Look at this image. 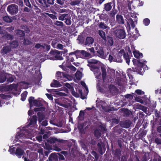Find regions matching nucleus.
<instances>
[{
    "label": "nucleus",
    "instance_id": "4468645a",
    "mask_svg": "<svg viewBox=\"0 0 161 161\" xmlns=\"http://www.w3.org/2000/svg\"><path fill=\"white\" fill-rule=\"evenodd\" d=\"M50 86L51 87H58L61 86L62 85L59 81L55 80H53L50 84Z\"/></svg>",
    "mask_w": 161,
    "mask_h": 161
},
{
    "label": "nucleus",
    "instance_id": "72a5a7b5",
    "mask_svg": "<svg viewBox=\"0 0 161 161\" xmlns=\"http://www.w3.org/2000/svg\"><path fill=\"white\" fill-rule=\"evenodd\" d=\"M7 79L6 75L2 74L0 76V83H3L5 82Z\"/></svg>",
    "mask_w": 161,
    "mask_h": 161
},
{
    "label": "nucleus",
    "instance_id": "c9c22d12",
    "mask_svg": "<svg viewBox=\"0 0 161 161\" xmlns=\"http://www.w3.org/2000/svg\"><path fill=\"white\" fill-rule=\"evenodd\" d=\"M27 93V92L26 91H25L21 94V100L22 101H24L25 100L26 98V97Z\"/></svg>",
    "mask_w": 161,
    "mask_h": 161
},
{
    "label": "nucleus",
    "instance_id": "a211bd4d",
    "mask_svg": "<svg viewBox=\"0 0 161 161\" xmlns=\"http://www.w3.org/2000/svg\"><path fill=\"white\" fill-rule=\"evenodd\" d=\"M49 160L53 161H58V156L54 153H52L49 158Z\"/></svg>",
    "mask_w": 161,
    "mask_h": 161
},
{
    "label": "nucleus",
    "instance_id": "7c9ffc66",
    "mask_svg": "<svg viewBox=\"0 0 161 161\" xmlns=\"http://www.w3.org/2000/svg\"><path fill=\"white\" fill-rule=\"evenodd\" d=\"M7 83H11L13 82L14 80V75L10 74L8 76V77H7Z\"/></svg>",
    "mask_w": 161,
    "mask_h": 161
},
{
    "label": "nucleus",
    "instance_id": "a878e982",
    "mask_svg": "<svg viewBox=\"0 0 161 161\" xmlns=\"http://www.w3.org/2000/svg\"><path fill=\"white\" fill-rule=\"evenodd\" d=\"M25 135L23 131L18 132L16 136V137L18 139L23 138H25Z\"/></svg>",
    "mask_w": 161,
    "mask_h": 161
},
{
    "label": "nucleus",
    "instance_id": "ddd939ff",
    "mask_svg": "<svg viewBox=\"0 0 161 161\" xmlns=\"http://www.w3.org/2000/svg\"><path fill=\"white\" fill-rule=\"evenodd\" d=\"M39 3V5L41 8H46L50 6L48 3H47L46 0H37Z\"/></svg>",
    "mask_w": 161,
    "mask_h": 161
},
{
    "label": "nucleus",
    "instance_id": "c756f323",
    "mask_svg": "<svg viewBox=\"0 0 161 161\" xmlns=\"http://www.w3.org/2000/svg\"><path fill=\"white\" fill-rule=\"evenodd\" d=\"M115 57L113 53H110L108 56V60L110 63L115 62Z\"/></svg>",
    "mask_w": 161,
    "mask_h": 161
},
{
    "label": "nucleus",
    "instance_id": "bb28decb",
    "mask_svg": "<svg viewBox=\"0 0 161 161\" xmlns=\"http://www.w3.org/2000/svg\"><path fill=\"white\" fill-rule=\"evenodd\" d=\"M121 153V150L119 149H116L115 150L114 156L118 158H119Z\"/></svg>",
    "mask_w": 161,
    "mask_h": 161
},
{
    "label": "nucleus",
    "instance_id": "473e14b6",
    "mask_svg": "<svg viewBox=\"0 0 161 161\" xmlns=\"http://www.w3.org/2000/svg\"><path fill=\"white\" fill-rule=\"evenodd\" d=\"M127 71V75L129 76V78H131L132 79H133V76L134 74H135V72L131 71V68L128 69Z\"/></svg>",
    "mask_w": 161,
    "mask_h": 161
},
{
    "label": "nucleus",
    "instance_id": "4be33fe9",
    "mask_svg": "<svg viewBox=\"0 0 161 161\" xmlns=\"http://www.w3.org/2000/svg\"><path fill=\"white\" fill-rule=\"evenodd\" d=\"M34 105L36 107H42L43 106V103L42 101L41 100H35L34 101Z\"/></svg>",
    "mask_w": 161,
    "mask_h": 161
},
{
    "label": "nucleus",
    "instance_id": "393cba45",
    "mask_svg": "<svg viewBox=\"0 0 161 161\" xmlns=\"http://www.w3.org/2000/svg\"><path fill=\"white\" fill-rule=\"evenodd\" d=\"M16 33L17 36L19 37H24L25 35L24 31L20 30H16Z\"/></svg>",
    "mask_w": 161,
    "mask_h": 161
},
{
    "label": "nucleus",
    "instance_id": "680f3d73",
    "mask_svg": "<svg viewBox=\"0 0 161 161\" xmlns=\"http://www.w3.org/2000/svg\"><path fill=\"white\" fill-rule=\"evenodd\" d=\"M91 154L93 156L95 157L96 160H97L98 159L99 157L98 154L96 152L93 151L92 152Z\"/></svg>",
    "mask_w": 161,
    "mask_h": 161
},
{
    "label": "nucleus",
    "instance_id": "37998d69",
    "mask_svg": "<svg viewBox=\"0 0 161 161\" xmlns=\"http://www.w3.org/2000/svg\"><path fill=\"white\" fill-rule=\"evenodd\" d=\"M115 62H119V63H121L122 60L121 59V57L122 56H121V55H118V54L116 56H115Z\"/></svg>",
    "mask_w": 161,
    "mask_h": 161
},
{
    "label": "nucleus",
    "instance_id": "f704fd0d",
    "mask_svg": "<svg viewBox=\"0 0 161 161\" xmlns=\"http://www.w3.org/2000/svg\"><path fill=\"white\" fill-rule=\"evenodd\" d=\"M3 21L7 23H10L12 22V18L9 17L8 16H5L3 17Z\"/></svg>",
    "mask_w": 161,
    "mask_h": 161
},
{
    "label": "nucleus",
    "instance_id": "5fc2aeb1",
    "mask_svg": "<svg viewBox=\"0 0 161 161\" xmlns=\"http://www.w3.org/2000/svg\"><path fill=\"white\" fill-rule=\"evenodd\" d=\"M75 55L76 56H78L79 57H81V51L77 50L74 51Z\"/></svg>",
    "mask_w": 161,
    "mask_h": 161
},
{
    "label": "nucleus",
    "instance_id": "e433bc0d",
    "mask_svg": "<svg viewBox=\"0 0 161 161\" xmlns=\"http://www.w3.org/2000/svg\"><path fill=\"white\" fill-rule=\"evenodd\" d=\"M107 44L110 46H112L113 44V41L112 37L108 36L107 40Z\"/></svg>",
    "mask_w": 161,
    "mask_h": 161
},
{
    "label": "nucleus",
    "instance_id": "aec40b11",
    "mask_svg": "<svg viewBox=\"0 0 161 161\" xmlns=\"http://www.w3.org/2000/svg\"><path fill=\"white\" fill-rule=\"evenodd\" d=\"M101 71L102 73V79L104 82H105L106 78L107 75L106 68L103 67H102L101 68Z\"/></svg>",
    "mask_w": 161,
    "mask_h": 161
},
{
    "label": "nucleus",
    "instance_id": "338daca9",
    "mask_svg": "<svg viewBox=\"0 0 161 161\" xmlns=\"http://www.w3.org/2000/svg\"><path fill=\"white\" fill-rule=\"evenodd\" d=\"M68 67L69 69H70L71 70H72L73 71H75L76 70V69L75 67L71 64L70 65H68Z\"/></svg>",
    "mask_w": 161,
    "mask_h": 161
},
{
    "label": "nucleus",
    "instance_id": "6ab92c4d",
    "mask_svg": "<svg viewBox=\"0 0 161 161\" xmlns=\"http://www.w3.org/2000/svg\"><path fill=\"white\" fill-rule=\"evenodd\" d=\"M116 132L119 135H121V136L124 137L125 136V134L126 133V131L125 130L122 128H119L116 131Z\"/></svg>",
    "mask_w": 161,
    "mask_h": 161
},
{
    "label": "nucleus",
    "instance_id": "09e8293b",
    "mask_svg": "<svg viewBox=\"0 0 161 161\" xmlns=\"http://www.w3.org/2000/svg\"><path fill=\"white\" fill-rule=\"evenodd\" d=\"M150 23V20L148 18H145L143 20V23L145 26H148Z\"/></svg>",
    "mask_w": 161,
    "mask_h": 161
},
{
    "label": "nucleus",
    "instance_id": "9d476101",
    "mask_svg": "<svg viewBox=\"0 0 161 161\" xmlns=\"http://www.w3.org/2000/svg\"><path fill=\"white\" fill-rule=\"evenodd\" d=\"M96 49L97 50V52L98 54V56L100 58L105 59L106 56L104 54V52L103 49L102 47H99V48H97Z\"/></svg>",
    "mask_w": 161,
    "mask_h": 161
},
{
    "label": "nucleus",
    "instance_id": "c85d7f7f",
    "mask_svg": "<svg viewBox=\"0 0 161 161\" xmlns=\"http://www.w3.org/2000/svg\"><path fill=\"white\" fill-rule=\"evenodd\" d=\"M98 34L101 37L104 41L106 40V38L105 36V33L103 30H100L98 31Z\"/></svg>",
    "mask_w": 161,
    "mask_h": 161
},
{
    "label": "nucleus",
    "instance_id": "f03ea898",
    "mask_svg": "<svg viewBox=\"0 0 161 161\" xmlns=\"http://www.w3.org/2000/svg\"><path fill=\"white\" fill-rule=\"evenodd\" d=\"M56 77L57 79L59 81L63 80L65 81L67 80H69L70 76V75L64 72L58 71L56 73Z\"/></svg>",
    "mask_w": 161,
    "mask_h": 161
},
{
    "label": "nucleus",
    "instance_id": "f257e3e1",
    "mask_svg": "<svg viewBox=\"0 0 161 161\" xmlns=\"http://www.w3.org/2000/svg\"><path fill=\"white\" fill-rule=\"evenodd\" d=\"M132 61L134 65L137 66V73L143 75L146 70L148 69V67L144 63L147 61L142 59H133Z\"/></svg>",
    "mask_w": 161,
    "mask_h": 161
},
{
    "label": "nucleus",
    "instance_id": "1a4fd4ad",
    "mask_svg": "<svg viewBox=\"0 0 161 161\" xmlns=\"http://www.w3.org/2000/svg\"><path fill=\"white\" fill-rule=\"evenodd\" d=\"M97 149L99 153L102 155L105 152L106 148L104 144L102 143L101 144L98 143L97 144Z\"/></svg>",
    "mask_w": 161,
    "mask_h": 161
},
{
    "label": "nucleus",
    "instance_id": "c03bdc74",
    "mask_svg": "<svg viewBox=\"0 0 161 161\" xmlns=\"http://www.w3.org/2000/svg\"><path fill=\"white\" fill-rule=\"evenodd\" d=\"M81 73L79 71H77L75 74V75L76 79L78 80H80L81 78Z\"/></svg>",
    "mask_w": 161,
    "mask_h": 161
},
{
    "label": "nucleus",
    "instance_id": "49530a36",
    "mask_svg": "<svg viewBox=\"0 0 161 161\" xmlns=\"http://www.w3.org/2000/svg\"><path fill=\"white\" fill-rule=\"evenodd\" d=\"M81 56H84L85 57H90L91 56V54L87 52L86 51L84 50H81Z\"/></svg>",
    "mask_w": 161,
    "mask_h": 161
},
{
    "label": "nucleus",
    "instance_id": "39448f33",
    "mask_svg": "<svg viewBox=\"0 0 161 161\" xmlns=\"http://www.w3.org/2000/svg\"><path fill=\"white\" fill-rule=\"evenodd\" d=\"M118 55H121V56H123L124 59L126 60L127 64L129 65L130 62V55H129L128 53L127 52H125L123 49H121L119 52L118 53Z\"/></svg>",
    "mask_w": 161,
    "mask_h": 161
},
{
    "label": "nucleus",
    "instance_id": "052dcab7",
    "mask_svg": "<svg viewBox=\"0 0 161 161\" xmlns=\"http://www.w3.org/2000/svg\"><path fill=\"white\" fill-rule=\"evenodd\" d=\"M52 143V141H51V139H47V140L46 142H45V144L47 147L49 146V144H51Z\"/></svg>",
    "mask_w": 161,
    "mask_h": 161
},
{
    "label": "nucleus",
    "instance_id": "20e7f679",
    "mask_svg": "<svg viewBox=\"0 0 161 161\" xmlns=\"http://www.w3.org/2000/svg\"><path fill=\"white\" fill-rule=\"evenodd\" d=\"M116 6V3L115 0H113L110 2L105 3L104 5L103 11L107 12L110 11L113 8Z\"/></svg>",
    "mask_w": 161,
    "mask_h": 161
},
{
    "label": "nucleus",
    "instance_id": "864d4df0",
    "mask_svg": "<svg viewBox=\"0 0 161 161\" xmlns=\"http://www.w3.org/2000/svg\"><path fill=\"white\" fill-rule=\"evenodd\" d=\"M45 110V108L44 107H41L40 108H35L34 109V111L35 112L44 111Z\"/></svg>",
    "mask_w": 161,
    "mask_h": 161
},
{
    "label": "nucleus",
    "instance_id": "7ed1b4c3",
    "mask_svg": "<svg viewBox=\"0 0 161 161\" xmlns=\"http://www.w3.org/2000/svg\"><path fill=\"white\" fill-rule=\"evenodd\" d=\"M7 10L12 15L15 14L19 11L18 6L15 4L9 5L7 7Z\"/></svg>",
    "mask_w": 161,
    "mask_h": 161
},
{
    "label": "nucleus",
    "instance_id": "4d7b16f0",
    "mask_svg": "<svg viewBox=\"0 0 161 161\" xmlns=\"http://www.w3.org/2000/svg\"><path fill=\"white\" fill-rule=\"evenodd\" d=\"M80 2V1L78 0H74L71 2L70 4L72 5L75 6L79 5Z\"/></svg>",
    "mask_w": 161,
    "mask_h": 161
},
{
    "label": "nucleus",
    "instance_id": "a18cd8bd",
    "mask_svg": "<svg viewBox=\"0 0 161 161\" xmlns=\"http://www.w3.org/2000/svg\"><path fill=\"white\" fill-rule=\"evenodd\" d=\"M67 15V14H60L58 17V19L59 20L63 21L65 19V18H66Z\"/></svg>",
    "mask_w": 161,
    "mask_h": 161
},
{
    "label": "nucleus",
    "instance_id": "2f4dec72",
    "mask_svg": "<svg viewBox=\"0 0 161 161\" xmlns=\"http://www.w3.org/2000/svg\"><path fill=\"white\" fill-rule=\"evenodd\" d=\"M19 45L18 42L17 41H12L10 44L9 45L11 47L14 48L17 47Z\"/></svg>",
    "mask_w": 161,
    "mask_h": 161
},
{
    "label": "nucleus",
    "instance_id": "f8f14e48",
    "mask_svg": "<svg viewBox=\"0 0 161 161\" xmlns=\"http://www.w3.org/2000/svg\"><path fill=\"white\" fill-rule=\"evenodd\" d=\"M25 153L24 150L19 147L17 148L15 150V154L19 158H21L22 156Z\"/></svg>",
    "mask_w": 161,
    "mask_h": 161
},
{
    "label": "nucleus",
    "instance_id": "58836bf2",
    "mask_svg": "<svg viewBox=\"0 0 161 161\" xmlns=\"http://www.w3.org/2000/svg\"><path fill=\"white\" fill-rule=\"evenodd\" d=\"M136 94L132 93V94H127L125 95V97L126 98H129L131 100L133 98V97H135Z\"/></svg>",
    "mask_w": 161,
    "mask_h": 161
},
{
    "label": "nucleus",
    "instance_id": "603ef678",
    "mask_svg": "<svg viewBox=\"0 0 161 161\" xmlns=\"http://www.w3.org/2000/svg\"><path fill=\"white\" fill-rule=\"evenodd\" d=\"M94 135L96 137H99L101 136V134L99 130L97 129L94 131Z\"/></svg>",
    "mask_w": 161,
    "mask_h": 161
},
{
    "label": "nucleus",
    "instance_id": "13d9d810",
    "mask_svg": "<svg viewBox=\"0 0 161 161\" xmlns=\"http://www.w3.org/2000/svg\"><path fill=\"white\" fill-rule=\"evenodd\" d=\"M99 26L100 28L104 29H106L107 28L106 25L103 22H101L99 23Z\"/></svg>",
    "mask_w": 161,
    "mask_h": 161
},
{
    "label": "nucleus",
    "instance_id": "79ce46f5",
    "mask_svg": "<svg viewBox=\"0 0 161 161\" xmlns=\"http://www.w3.org/2000/svg\"><path fill=\"white\" fill-rule=\"evenodd\" d=\"M58 42V39L57 38H55L52 41V42L51 44V45L54 48H55L56 47V46H57L56 44Z\"/></svg>",
    "mask_w": 161,
    "mask_h": 161
},
{
    "label": "nucleus",
    "instance_id": "423d86ee",
    "mask_svg": "<svg viewBox=\"0 0 161 161\" xmlns=\"http://www.w3.org/2000/svg\"><path fill=\"white\" fill-rule=\"evenodd\" d=\"M114 32L117 37L121 39H123L125 37V32L123 29H117Z\"/></svg>",
    "mask_w": 161,
    "mask_h": 161
},
{
    "label": "nucleus",
    "instance_id": "774afa93",
    "mask_svg": "<svg viewBox=\"0 0 161 161\" xmlns=\"http://www.w3.org/2000/svg\"><path fill=\"white\" fill-rule=\"evenodd\" d=\"M16 3L20 6L22 7L23 6V0H17Z\"/></svg>",
    "mask_w": 161,
    "mask_h": 161
},
{
    "label": "nucleus",
    "instance_id": "0e129e2a",
    "mask_svg": "<svg viewBox=\"0 0 161 161\" xmlns=\"http://www.w3.org/2000/svg\"><path fill=\"white\" fill-rule=\"evenodd\" d=\"M16 88V85L14 84H10L8 86V88L10 90H13L14 89H15Z\"/></svg>",
    "mask_w": 161,
    "mask_h": 161
},
{
    "label": "nucleus",
    "instance_id": "2eb2a0df",
    "mask_svg": "<svg viewBox=\"0 0 161 161\" xmlns=\"http://www.w3.org/2000/svg\"><path fill=\"white\" fill-rule=\"evenodd\" d=\"M88 64L87 66L93 68V65L92 64H96L98 63V61L93 59H88L87 60Z\"/></svg>",
    "mask_w": 161,
    "mask_h": 161
},
{
    "label": "nucleus",
    "instance_id": "6e6552de",
    "mask_svg": "<svg viewBox=\"0 0 161 161\" xmlns=\"http://www.w3.org/2000/svg\"><path fill=\"white\" fill-rule=\"evenodd\" d=\"M131 122L129 120H126L121 121L120 125L121 126L124 128H129L131 124Z\"/></svg>",
    "mask_w": 161,
    "mask_h": 161
},
{
    "label": "nucleus",
    "instance_id": "b1692460",
    "mask_svg": "<svg viewBox=\"0 0 161 161\" xmlns=\"http://www.w3.org/2000/svg\"><path fill=\"white\" fill-rule=\"evenodd\" d=\"M38 117V121L39 123H41L45 118V115L42 112H38L37 113Z\"/></svg>",
    "mask_w": 161,
    "mask_h": 161
},
{
    "label": "nucleus",
    "instance_id": "5701e85b",
    "mask_svg": "<svg viewBox=\"0 0 161 161\" xmlns=\"http://www.w3.org/2000/svg\"><path fill=\"white\" fill-rule=\"evenodd\" d=\"M37 120V117L36 115H33L30 119V122L29 123V125H35L36 123Z\"/></svg>",
    "mask_w": 161,
    "mask_h": 161
},
{
    "label": "nucleus",
    "instance_id": "dca6fc26",
    "mask_svg": "<svg viewBox=\"0 0 161 161\" xmlns=\"http://www.w3.org/2000/svg\"><path fill=\"white\" fill-rule=\"evenodd\" d=\"M94 41V39L91 37H87L86 39L85 45L86 46L92 44Z\"/></svg>",
    "mask_w": 161,
    "mask_h": 161
},
{
    "label": "nucleus",
    "instance_id": "412c9836",
    "mask_svg": "<svg viewBox=\"0 0 161 161\" xmlns=\"http://www.w3.org/2000/svg\"><path fill=\"white\" fill-rule=\"evenodd\" d=\"M133 54L134 56V57L138 58V59H139V58H142L143 57V54L142 53H140L138 51L135 50L133 52Z\"/></svg>",
    "mask_w": 161,
    "mask_h": 161
},
{
    "label": "nucleus",
    "instance_id": "a19ab883",
    "mask_svg": "<svg viewBox=\"0 0 161 161\" xmlns=\"http://www.w3.org/2000/svg\"><path fill=\"white\" fill-rule=\"evenodd\" d=\"M138 108L142 110L145 113L147 112V107L141 104H139L138 105Z\"/></svg>",
    "mask_w": 161,
    "mask_h": 161
},
{
    "label": "nucleus",
    "instance_id": "f3484780",
    "mask_svg": "<svg viewBox=\"0 0 161 161\" xmlns=\"http://www.w3.org/2000/svg\"><path fill=\"white\" fill-rule=\"evenodd\" d=\"M108 88L110 92L112 94L115 93L117 92L118 89L114 85H110L109 86Z\"/></svg>",
    "mask_w": 161,
    "mask_h": 161
},
{
    "label": "nucleus",
    "instance_id": "de8ad7c7",
    "mask_svg": "<svg viewBox=\"0 0 161 161\" xmlns=\"http://www.w3.org/2000/svg\"><path fill=\"white\" fill-rule=\"evenodd\" d=\"M59 67L61 68L64 71H67L68 70H69L68 67V65L64 64V63H63L62 65H59Z\"/></svg>",
    "mask_w": 161,
    "mask_h": 161
},
{
    "label": "nucleus",
    "instance_id": "3c124183",
    "mask_svg": "<svg viewBox=\"0 0 161 161\" xmlns=\"http://www.w3.org/2000/svg\"><path fill=\"white\" fill-rule=\"evenodd\" d=\"M64 85L68 88L70 91L74 90L73 87L68 83H65Z\"/></svg>",
    "mask_w": 161,
    "mask_h": 161
},
{
    "label": "nucleus",
    "instance_id": "6e6d98bb",
    "mask_svg": "<svg viewBox=\"0 0 161 161\" xmlns=\"http://www.w3.org/2000/svg\"><path fill=\"white\" fill-rule=\"evenodd\" d=\"M54 25L60 27H62L63 26V23L62 21H56L54 23Z\"/></svg>",
    "mask_w": 161,
    "mask_h": 161
},
{
    "label": "nucleus",
    "instance_id": "cd10ccee",
    "mask_svg": "<svg viewBox=\"0 0 161 161\" xmlns=\"http://www.w3.org/2000/svg\"><path fill=\"white\" fill-rule=\"evenodd\" d=\"M65 22L66 25H70L71 24V17L69 14H67L66 18H65Z\"/></svg>",
    "mask_w": 161,
    "mask_h": 161
},
{
    "label": "nucleus",
    "instance_id": "4c0bfd02",
    "mask_svg": "<svg viewBox=\"0 0 161 161\" xmlns=\"http://www.w3.org/2000/svg\"><path fill=\"white\" fill-rule=\"evenodd\" d=\"M34 97L32 96L30 97L28 99V101L30 105L31 108L33 106V104H34Z\"/></svg>",
    "mask_w": 161,
    "mask_h": 161
},
{
    "label": "nucleus",
    "instance_id": "8fccbe9b",
    "mask_svg": "<svg viewBox=\"0 0 161 161\" xmlns=\"http://www.w3.org/2000/svg\"><path fill=\"white\" fill-rule=\"evenodd\" d=\"M84 114V112L82 110L80 111L79 115L78 117V118L80 120H82L83 119V116Z\"/></svg>",
    "mask_w": 161,
    "mask_h": 161
},
{
    "label": "nucleus",
    "instance_id": "ea45409f",
    "mask_svg": "<svg viewBox=\"0 0 161 161\" xmlns=\"http://www.w3.org/2000/svg\"><path fill=\"white\" fill-rule=\"evenodd\" d=\"M32 42L28 39L25 38L24 40L23 44L24 45H32Z\"/></svg>",
    "mask_w": 161,
    "mask_h": 161
},
{
    "label": "nucleus",
    "instance_id": "e2e57ef3",
    "mask_svg": "<svg viewBox=\"0 0 161 161\" xmlns=\"http://www.w3.org/2000/svg\"><path fill=\"white\" fill-rule=\"evenodd\" d=\"M134 97L135 98V100L136 101L141 103H143V100L141 98H139V97H137V96L136 94L135 96V97Z\"/></svg>",
    "mask_w": 161,
    "mask_h": 161
},
{
    "label": "nucleus",
    "instance_id": "bf43d9fd",
    "mask_svg": "<svg viewBox=\"0 0 161 161\" xmlns=\"http://www.w3.org/2000/svg\"><path fill=\"white\" fill-rule=\"evenodd\" d=\"M25 4L29 8H31V5L30 3L29 0H24Z\"/></svg>",
    "mask_w": 161,
    "mask_h": 161
},
{
    "label": "nucleus",
    "instance_id": "9b49d317",
    "mask_svg": "<svg viewBox=\"0 0 161 161\" xmlns=\"http://www.w3.org/2000/svg\"><path fill=\"white\" fill-rule=\"evenodd\" d=\"M116 21L119 24H123L125 23L124 19L123 16L119 14H117L116 16Z\"/></svg>",
    "mask_w": 161,
    "mask_h": 161
},
{
    "label": "nucleus",
    "instance_id": "69168bd1",
    "mask_svg": "<svg viewBox=\"0 0 161 161\" xmlns=\"http://www.w3.org/2000/svg\"><path fill=\"white\" fill-rule=\"evenodd\" d=\"M123 140L121 139H119L118 140L117 142L118 146L120 148L122 147V143L123 142Z\"/></svg>",
    "mask_w": 161,
    "mask_h": 161
},
{
    "label": "nucleus",
    "instance_id": "0eeeda50",
    "mask_svg": "<svg viewBox=\"0 0 161 161\" xmlns=\"http://www.w3.org/2000/svg\"><path fill=\"white\" fill-rule=\"evenodd\" d=\"M11 49L10 46L9 45H8L6 44L4 46L3 48L1 50L0 52L1 53L4 55L9 53L11 51Z\"/></svg>",
    "mask_w": 161,
    "mask_h": 161
}]
</instances>
